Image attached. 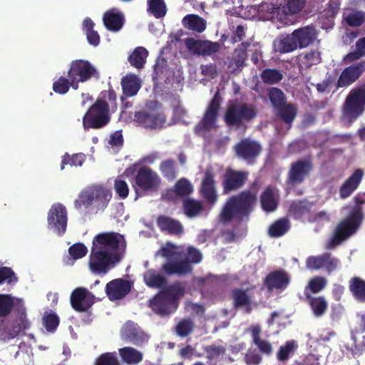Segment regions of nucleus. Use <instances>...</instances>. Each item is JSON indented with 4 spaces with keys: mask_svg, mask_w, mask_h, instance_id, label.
I'll return each mask as SVG.
<instances>
[{
    "mask_svg": "<svg viewBox=\"0 0 365 365\" xmlns=\"http://www.w3.org/2000/svg\"><path fill=\"white\" fill-rule=\"evenodd\" d=\"M123 235L117 232H102L93 237L89 257V268L96 274H106L120 262L118 251Z\"/></svg>",
    "mask_w": 365,
    "mask_h": 365,
    "instance_id": "1",
    "label": "nucleus"
},
{
    "mask_svg": "<svg viewBox=\"0 0 365 365\" xmlns=\"http://www.w3.org/2000/svg\"><path fill=\"white\" fill-rule=\"evenodd\" d=\"M257 202V193L251 190H245L229 197L222 207L220 220L227 224L235 220L237 223L248 221Z\"/></svg>",
    "mask_w": 365,
    "mask_h": 365,
    "instance_id": "2",
    "label": "nucleus"
},
{
    "mask_svg": "<svg viewBox=\"0 0 365 365\" xmlns=\"http://www.w3.org/2000/svg\"><path fill=\"white\" fill-rule=\"evenodd\" d=\"M185 293V284L175 282L165 287L150 301V307L157 314L163 317L175 312L179 300Z\"/></svg>",
    "mask_w": 365,
    "mask_h": 365,
    "instance_id": "3",
    "label": "nucleus"
},
{
    "mask_svg": "<svg viewBox=\"0 0 365 365\" xmlns=\"http://www.w3.org/2000/svg\"><path fill=\"white\" fill-rule=\"evenodd\" d=\"M363 220L355 213H348L336 226L332 236L327 242L326 248L332 250L354 235L360 229Z\"/></svg>",
    "mask_w": 365,
    "mask_h": 365,
    "instance_id": "4",
    "label": "nucleus"
},
{
    "mask_svg": "<svg viewBox=\"0 0 365 365\" xmlns=\"http://www.w3.org/2000/svg\"><path fill=\"white\" fill-rule=\"evenodd\" d=\"M365 111V83L351 89L343 103V118L350 123L355 121Z\"/></svg>",
    "mask_w": 365,
    "mask_h": 365,
    "instance_id": "5",
    "label": "nucleus"
},
{
    "mask_svg": "<svg viewBox=\"0 0 365 365\" xmlns=\"http://www.w3.org/2000/svg\"><path fill=\"white\" fill-rule=\"evenodd\" d=\"M110 120V106L106 100L97 98L83 117L84 129H100Z\"/></svg>",
    "mask_w": 365,
    "mask_h": 365,
    "instance_id": "6",
    "label": "nucleus"
},
{
    "mask_svg": "<svg viewBox=\"0 0 365 365\" xmlns=\"http://www.w3.org/2000/svg\"><path fill=\"white\" fill-rule=\"evenodd\" d=\"M67 77L70 78L73 84L78 88L79 83H83L92 79L98 81L101 73L98 68L89 61L76 59L69 64Z\"/></svg>",
    "mask_w": 365,
    "mask_h": 365,
    "instance_id": "7",
    "label": "nucleus"
},
{
    "mask_svg": "<svg viewBox=\"0 0 365 365\" xmlns=\"http://www.w3.org/2000/svg\"><path fill=\"white\" fill-rule=\"evenodd\" d=\"M161 180L159 175L148 166H142L137 171L133 187L136 198L139 196L156 192L160 187Z\"/></svg>",
    "mask_w": 365,
    "mask_h": 365,
    "instance_id": "8",
    "label": "nucleus"
},
{
    "mask_svg": "<svg viewBox=\"0 0 365 365\" xmlns=\"http://www.w3.org/2000/svg\"><path fill=\"white\" fill-rule=\"evenodd\" d=\"M257 110L253 105L247 103L228 106L224 115V120L227 126L240 127L244 122H250L257 116Z\"/></svg>",
    "mask_w": 365,
    "mask_h": 365,
    "instance_id": "9",
    "label": "nucleus"
},
{
    "mask_svg": "<svg viewBox=\"0 0 365 365\" xmlns=\"http://www.w3.org/2000/svg\"><path fill=\"white\" fill-rule=\"evenodd\" d=\"M30 327V322L25 312H21L16 320L9 321L6 318L0 319V340L9 341L19 336Z\"/></svg>",
    "mask_w": 365,
    "mask_h": 365,
    "instance_id": "10",
    "label": "nucleus"
},
{
    "mask_svg": "<svg viewBox=\"0 0 365 365\" xmlns=\"http://www.w3.org/2000/svg\"><path fill=\"white\" fill-rule=\"evenodd\" d=\"M48 228L58 235H63L67 228L68 213L66 207L56 202L51 205L47 216Z\"/></svg>",
    "mask_w": 365,
    "mask_h": 365,
    "instance_id": "11",
    "label": "nucleus"
},
{
    "mask_svg": "<svg viewBox=\"0 0 365 365\" xmlns=\"http://www.w3.org/2000/svg\"><path fill=\"white\" fill-rule=\"evenodd\" d=\"M221 102L222 98L220 92L217 91L210 102L202 118L195 125V131L197 134H200L202 131H209L215 127Z\"/></svg>",
    "mask_w": 365,
    "mask_h": 365,
    "instance_id": "12",
    "label": "nucleus"
},
{
    "mask_svg": "<svg viewBox=\"0 0 365 365\" xmlns=\"http://www.w3.org/2000/svg\"><path fill=\"white\" fill-rule=\"evenodd\" d=\"M123 341L137 346H141L149 339V336L135 322L128 320L122 326L120 331Z\"/></svg>",
    "mask_w": 365,
    "mask_h": 365,
    "instance_id": "13",
    "label": "nucleus"
},
{
    "mask_svg": "<svg viewBox=\"0 0 365 365\" xmlns=\"http://www.w3.org/2000/svg\"><path fill=\"white\" fill-rule=\"evenodd\" d=\"M249 173L227 168L222 176V185L224 194H229L241 189L247 180Z\"/></svg>",
    "mask_w": 365,
    "mask_h": 365,
    "instance_id": "14",
    "label": "nucleus"
},
{
    "mask_svg": "<svg viewBox=\"0 0 365 365\" xmlns=\"http://www.w3.org/2000/svg\"><path fill=\"white\" fill-rule=\"evenodd\" d=\"M234 150L237 158L250 163H253L259 156L262 148L259 142L245 138L235 145Z\"/></svg>",
    "mask_w": 365,
    "mask_h": 365,
    "instance_id": "15",
    "label": "nucleus"
},
{
    "mask_svg": "<svg viewBox=\"0 0 365 365\" xmlns=\"http://www.w3.org/2000/svg\"><path fill=\"white\" fill-rule=\"evenodd\" d=\"M134 121L145 128L160 129L166 122V116L163 112L155 110L136 111L134 114Z\"/></svg>",
    "mask_w": 365,
    "mask_h": 365,
    "instance_id": "16",
    "label": "nucleus"
},
{
    "mask_svg": "<svg viewBox=\"0 0 365 365\" xmlns=\"http://www.w3.org/2000/svg\"><path fill=\"white\" fill-rule=\"evenodd\" d=\"M312 170L313 163L311 159H299L291 163L287 182L292 185L301 184Z\"/></svg>",
    "mask_w": 365,
    "mask_h": 365,
    "instance_id": "17",
    "label": "nucleus"
},
{
    "mask_svg": "<svg viewBox=\"0 0 365 365\" xmlns=\"http://www.w3.org/2000/svg\"><path fill=\"white\" fill-rule=\"evenodd\" d=\"M185 45L191 53L202 56H211L217 53L220 49L219 42L209 40H196L193 38L185 39Z\"/></svg>",
    "mask_w": 365,
    "mask_h": 365,
    "instance_id": "18",
    "label": "nucleus"
},
{
    "mask_svg": "<svg viewBox=\"0 0 365 365\" xmlns=\"http://www.w3.org/2000/svg\"><path fill=\"white\" fill-rule=\"evenodd\" d=\"M70 302L75 311L85 312L94 304L95 297L86 288L77 287L72 291Z\"/></svg>",
    "mask_w": 365,
    "mask_h": 365,
    "instance_id": "19",
    "label": "nucleus"
},
{
    "mask_svg": "<svg viewBox=\"0 0 365 365\" xmlns=\"http://www.w3.org/2000/svg\"><path fill=\"white\" fill-rule=\"evenodd\" d=\"M365 72V61H361L346 67L341 73L336 88H345L356 82Z\"/></svg>",
    "mask_w": 365,
    "mask_h": 365,
    "instance_id": "20",
    "label": "nucleus"
},
{
    "mask_svg": "<svg viewBox=\"0 0 365 365\" xmlns=\"http://www.w3.org/2000/svg\"><path fill=\"white\" fill-rule=\"evenodd\" d=\"M365 72V61H361L346 67L341 73L336 88H345L356 82Z\"/></svg>",
    "mask_w": 365,
    "mask_h": 365,
    "instance_id": "21",
    "label": "nucleus"
},
{
    "mask_svg": "<svg viewBox=\"0 0 365 365\" xmlns=\"http://www.w3.org/2000/svg\"><path fill=\"white\" fill-rule=\"evenodd\" d=\"M131 282L118 278L108 282L106 286V293L108 299L113 302L123 299L132 289Z\"/></svg>",
    "mask_w": 365,
    "mask_h": 365,
    "instance_id": "22",
    "label": "nucleus"
},
{
    "mask_svg": "<svg viewBox=\"0 0 365 365\" xmlns=\"http://www.w3.org/2000/svg\"><path fill=\"white\" fill-rule=\"evenodd\" d=\"M290 283L289 274L283 269L269 272L264 279V285L269 292L285 289Z\"/></svg>",
    "mask_w": 365,
    "mask_h": 365,
    "instance_id": "23",
    "label": "nucleus"
},
{
    "mask_svg": "<svg viewBox=\"0 0 365 365\" xmlns=\"http://www.w3.org/2000/svg\"><path fill=\"white\" fill-rule=\"evenodd\" d=\"M251 43L248 41L242 42L234 50L233 56L229 61L228 68L231 73H239L246 66L247 58V51Z\"/></svg>",
    "mask_w": 365,
    "mask_h": 365,
    "instance_id": "24",
    "label": "nucleus"
},
{
    "mask_svg": "<svg viewBox=\"0 0 365 365\" xmlns=\"http://www.w3.org/2000/svg\"><path fill=\"white\" fill-rule=\"evenodd\" d=\"M14 308L20 312H25L23 300L9 294H0V318L9 317Z\"/></svg>",
    "mask_w": 365,
    "mask_h": 365,
    "instance_id": "25",
    "label": "nucleus"
},
{
    "mask_svg": "<svg viewBox=\"0 0 365 365\" xmlns=\"http://www.w3.org/2000/svg\"><path fill=\"white\" fill-rule=\"evenodd\" d=\"M200 193L202 197L210 204H215L217 200L215 175L210 170H207L205 173L201 182Z\"/></svg>",
    "mask_w": 365,
    "mask_h": 365,
    "instance_id": "26",
    "label": "nucleus"
},
{
    "mask_svg": "<svg viewBox=\"0 0 365 365\" xmlns=\"http://www.w3.org/2000/svg\"><path fill=\"white\" fill-rule=\"evenodd\" d=\"M156 222L160 231L168 235L180 236L183 233L184 228L181 222L170 217L159 215Z\"/></svg>",
    "mask_w": 365,
    "mask_h": 365,
    "instance_id": "27",
    "label": "nucleus"
},
{
    "mask_svg": "<svg viewBox=\"0 0 365 365\" xmlns=\"http://www.w3.org/2000/svg\"><path fill=\"white\" fill-rule=\"evenodd\" d=\"M364 171L361 169H356L354 172L344 182L339 188V196L342 199H346L358 188L362 178Z\"/></svg>",
    "mask_w": 365,
    "mask_h": 365,
    "instance_id": "28",
    "label": "nucleus"
},
{
    "mask_svg": "<svg viewBox=\"0 0 365 365\" xmlns=\"http://www.w3.org/2000/svg\"><path fill=\"white\" fill-rule=\"evenodd\" d=\"M121 86L123 95L120 96L122 102L128 97H133L137 94L141 87L140 79L135 74H128L121 79Z\"/></svg>",
    "mask_w": 365,
    "mask_h": 365,
    "instance_id": "29",
    "label": "nucleus"
},
{
    "mask_svg": "<svg viewBox=\"0 0 365 365\" xmlns=\"http://www.w3.org/2000/svg\"><path fill=\"white\" fill-rule=\"evenodd\" d=\"M259 202L262 209L266 212H272L277 210L279 205L278 197L272 186H267L262 192Z\"/></svg>",
    "mask_w": 365,
    "mask_h": 365,
    "instance_id": "30",
    "label": "nucleus"
},
{
    "mask_svg": "<svg viewBox=\"0 0 365 365\" xmlns=\"http://www.w3.org/2000/svg\"><path fill=\"white\" fill-rule=\"evenodd\" d=\"M293 36L295 38L298 47L304 48L314 42L317 37V31L313 26H304L294 30Z\"/></svg>",
    "mask_w": 365,
    "mask_h": 365,
    "instance_id": "31",
    "label": "nucleus"
},
{
    "mask_svg": "<svg viewBox=\"0 0 365 365\" xmlns=\"http://www.w3.org/2000/svg\"><path fill=\"white\" fill-rule=\"evenodd\" d=\"M103 24L108 31H118L123 26V15L120 12H116L115 9L107 11L103 14Z\"/></svg>",
    "mask_w": 365,
    "mask_h": 365,
    "instance_id": "32",
    "label": "nucleus"
},
{
    "mask_svg": "<svg viewBox=\"0 0 365 365\" xmlns=\"http://www.w3.org/2000/svg\"><path fill=\"white\" fill-rule=\"evenodd\" d=\"M313 203L307 200H298L292 202L289 214L295 220H302V218L310 214Z\"/></svg>",
    "mask_w": 365,
    "mask_h": 365,
    "instance_id": "33",
    "label": "nucleus"
},
{
    "mask_svg": "<svg viewBox=\"0 0 365 365\" xmlns=\"http://www.w3.org/2000/svg\"><path fill=\"white\" fill-rule=\"evenodd\" d=\"M162 270L168 275L177 274L181 276L190 272L192 266L187 261L185 260L168 262L163 264Z\"/></svg>",
    "mask_w": 365,
    "mask_h": 365,
    "instance_id": "34",
    "label": "nucleus"
},
{
    "mask_svg": "<svg viewBox=\"0 0 365 365\" xmlns=\"http://www.w3.org/2000/svg\"><path fill=\"white\" fill-rule=\"evenodd\" d=\"M321 61V53L316 50L302 53L297 58V63L299 71L302 69L307 70L312 66L319 64Z\"/></svg>",
    "mask_w": 365,
    "mask_h": 365,
    "instance_id": "35",
    "label": "nucleus"
},
{
    "mask_svg": "<svg viewBox=\"0 0 365 365\" xmlns=\"http://www.w3.org/2000/svg\"><path fill=\"white\" fill-rule=\"evenodd\" d=\"M306 299L316 317L323 316L328 309V303L323 296L314 297L304 292Z\"/></svg>",
    "mask_w": 365,
    "mask_h": 365,
    "instance_id": "36",
    "label": "nucleus"
},
{
    "mask_svg": "<svg viewBox=\"0 0 365 365\" xmlns=\"http://www.w3.org/2000/svg\"><path fill=\"white\" fill-rule=\"evenodd\" d=\"M298 112L297 106L294 103H285L282 106L276 109V115L291 128Z\"/></svg>",
    "mask_w": 365,
    "mask_h": 365,
    "instance_id": "37",
    "label": "nucleus"
},
{
    "mask_svg": "<svg viewBox=\"0 0 365 365\" xmlns=\"http://www.w3.org/2000/svg\"><path fill=\"white\" fill-rule=\"evenodd\" d=\"M253 343L257 346L259 351L265 355H270L273 351L272 344L267 340L260 337L261 328L259 325H255L250 329Z\"/></svg>",
    "mask_w": 365,
    "mask_h": 365,
    "instance_id": "38",
    "label": "nucleus"
},
{
    "mask_svg": "<svg viewBox=\"0 0 365 365\" xmlns=\"http://www.w3.org/2000/svg\"><path fill=\"white\" fill-rule=\"evenodd\" d=\"M93 202L98 209H104L107 207L111 199V192L101 185L92 186Z\"/></svg>",
    "mask_w": 365,
    "mask_h": 365,
    "instance_id": "39",
    "label": "nucleus"
},
{
    "mask_svg": "<svg viewBox=\"0 0 365 365\" xmlns=\"http://www.w3.org/2000/svg\"><path fill=\"white\" fill-rule=\"evenodd\" d=\"M122 360L127 364H138L143 361V354L131 346H125L118 350Z\"/></svg>",
    "mask_w": 365,
    "mask_h": 365,
    "instance_id": "40",
    "label": "nucleus"
},
{
    "mask_svg": "<svg viewBox=\"0 0 365 365\" xmlns=\"http://www.w3.org/2000/svg\"><path fill=\"white\" fill-rule=\"evenodd\" d=\"M349 288L357 301L365 302V280L359 277H354L349 282Z\"/></svg>",
    "mask_w": 365,
    "mask_h": 365,
    "instance_id": "41",
    "label": "nucleus"
},
{
    "mask_svg": "<svg viewBox=\"0 0 365 365\" xmlns=\"http://www.w3.org/2000/svg\"><path fill=\"white\" fill-rule=\"evenodd\" d=\"M183 26L190 30L201 33L206 29V21L196 14H188L182 19Z\"/></svg>",
    "mask_w": 365,
    "mask_h": 365,
    "instance_id": "42",
    "label": "nucleus"
},
{
    "mask_svg": "<svg viewBox=\"0 0 365 365\" xmlns=\"http://www.w3.org/2000/svg\"><path fill=\"white\" fill-rule=\"evenodd\" d=\"M289 220L282 217L274 221L269 227L268 234L271 237H279L284 235L290 228Z\"/></svg>",
    "mask_w": 365,
    "mask_h": 365,
    "instance_id": "43",
    "label": "nucleus"
},
{
    "mask_svg": "<svg viewBox=\"0 0 365 365\" xmlns=\"http://www.w3.org/2000/svg\"><path fill=\"white\" fill-rule=\"evenodd\" d=\"M146 285L150 288H162L167 284V279L154 269L147 270L143 275Z\"/></svg>",
    "mask_w": 365,
    "mask_h": 365,
    "instance_id": "44",
    "label": "nucleus"
},
{
    "mask_svg": "<svg viewBox=\"0 0 365 365\" xmlns=\"http://www.w3.org/2000/svg\"><path fill=\"white\" fill-rule=\"evenodd\" d=\"M262 82L267 85L279 83L284 78L283 73L276 68H265L260 73Z\"/></svg>",
    "mask_w": 365,
    "mask_h": 365,
    "instance_id": "45",
    "label": "nucleus"
},
{
    "mask_svg": "<svg viewBox=\"0 0 365 365\" xmlns=\"http://www.w3.org/2000/svg\"><path fill=\"white\" fill-rule=\"evenodd\" d=\"M298 347L294 340H289L281 346L277 353V359L279 361L286 362L293 355Z\"/></svg>",
    "mask_w": 365,
    "mask_h": 365,
    "instance_id": "46",
    "label": "nucleus"
},
{
    "mask_svg": "<svg viewBox=\"0 0 365 365\" xmlns=\"http://www.w3.org/2000/svg\"><path fill=\"white\" fill-rule=\"evenodd\" d=\"M148 51L143 47H137L129 56L128 61L131 66L136 68H142L145 63Z\"/></svg>",
    "mask_w": 365,
    "mask_h": 365,
    "instance_id": "47",
    "label": "nucleus"
},
{
    "mask_svg": "<svg viewBox=\"0 0 365 365\" xmlns=\"http://www.w3.org/2000/svg\"><path fill=\"white\" fill-rule=\"evenodd\" d=\"M86 155L82 153H75L73 155H69L68 153H66L61 157V170H63L66 165L80 167L86 161Z\"/></svg>",
    "mask_w": 365,
    "mask_h": 365,
    "instance_id": "48",
    "label": "nucleus"
},
{
    "mask_svg": "<svg viewBox=\"0 0 365 365\" xmlns=\"http://www.w3.org/2000/svg\"><path fill=\"white\" fill-rule=\"evenodd\" d=\"M72 88L73 90H77V87L73 84V81L70 78L60 76L56 81L53 83V91L58 94L64 95L67 93Z\"/></svg>",
    "mask_w": 365,
    "mask_h": 365,
    "instance_id": "49",
    "label": "nucleus"
},
{
    "mask_svg": "<svg viewBox=\"0 0 365 365\" xmlns=\"http://www.w3.org/2000/svg\"><path fill=\"white\" fill-rule=\"evenodd\" d=\"M298 44L296 42L293 33L280 38L277 45V50L282 53H289L296 50Z\"/></svg>",
    "mask_w": 365,
    "mask_h": 365,
    "instance_id": "50",
    "label": "nucleus"
},
{
    "mask_svg": "<svg viewBox=\"0 0 365 365\" xmlns=\"http://www.w3.org/2000/svg\"><path fill=\"white\" fill-rule=\"evenodd\" d=\"M83 25L88 43L93 46H98L100 43V36L97 31L93 30L95 26L93 21L90 18H86L84 19Z\"/></svg>",
    "mask_w": 365,
    "mask_h": 365,
    "instance_id": "51",
    "label": "nucleus"
},
{
    "mask_svg": "<svg viewBox=\"0 0 365 365\" xmlns=\"http://www.w3.org/2000/svg\"><path fill=\"white\" fill-rule=\"evenodd\" d=\"M305 4L306 0H284L282 11L286 16L297 14L303 9Z\"/></svg>",
    "mask_w": 365,
    "mask_h": 365,
    "instance_id": "52",
    "label": "nucleus"
},
{
    "mask_svg": "<svg viewBox=\"0 0 365 365\" xmlns=\"http://www.w3.org/2000/svg\"><path fill=\"white\" fill-rule=\"evenodd\" d=\"M148 11L156 19L164 17L167 13L166 4L164 0H148Z\"/></svg>",
    "mask_w": 365,
    "mask_h": 365,
    "instance_id": "53",
    "label": "nucleus"
},
{
    "mask_svg": "<svg viewBox=\"0 0 365 365\" xmlns=\"http://www.w3.org/2000/svg\"><path fill=\"white\" fill-rule=\"evenodd\" d=\"M233 304L235 307H247L251 304V299L246 290L234 289L232 292Z\"/></svg>",
    "mask_w": 365,
    "mask_h": 365,
    "instance_id": "54",
    "label": "nucleus"
},
{
    "mask_svg": "<svg viewBox=\"0 0 365 365\" xmlns=\"http://www.w3.org/2000/svg\"><path fill=\"white\" fill-rule=\"evenodd\" d=\"M92 193V186L82 190L78 195V198L75 200V207L77 210H80L83 207H88L93 202Z\"/></svg>",
    "mask_w": 365,
    "mask_h": 365,
    "instance_id": "55",
    "label": "nucleus"
},
{
    "mask_svg": "<svg viewBox=\"0 0 365 365\" xmlns=\"http://www.w3.org/2000/svg\"><path fill=\"white\" fill-rule=\"evenodd\" d=\"M195 323L190 318L181 319L175 327V332L180 337H186L194 330Z\"/></svg>",
    "mask_w": 365,
    "mask_h": 365,
    "instance_id": "56",
    "label": "nucleus"
},
{
    "mask_svg": "<svg viewBox=\"0 0 365 365\" xmlns=\"http://www.w3.org/2000/svg\"><path fill=\"white\" fill-rule=\"evenodd\" d=\"M269 98L275 110L287 103L285 94L278 88L273 87L269 90Z\"/></svg>",
    "mask_w": 365,
    "mask_h": 365,
    "instance_id": "57",
    "label": "nucleus"
},
{
    "mask_svg": "<svg viewBox=\"0 0 365 365\" xmlns=\"http://www.w3.org/2000/svg\"><path fill=\"white\" fill-rule=\"evenodd\" d=\"M42 321L46 331L51 333H53L57 329L60 323L58 316L54 312L45 313Z\"/></svg>",
    "mask_w": 365,
    "mask_h": 365,
    "instance_id": "58",
    "label": "nucleus"
},
{
    "mask_svg": "<svg viewBox=\"0 0 365 365\" xmlns=\"http://www.w3.org/2000/svg\"><path fill=\"white\" fill-rule=\"evenodd\" d=\"M327 284V279L322 276H315L312 278L306 287L305 292H307V289H309L312 293L317 294L322 291Z\"/></svg>",
    "mask_w": 365,
    "mask_h": 365,
    "instance_id": "59",
    "label": "nucleus"
},
{
    "mask_svg": "<svg viewBox=\"0 0 365 365\" xmlns=\"http://www.w3.org/2000/svg\"><path fill=\"white\" fill-rule=\"evenodd\" d=\"M185 213L190 217L197 215L202 210V206L200 202L193 199H187L183 202Z\"/></svg>",
    "mask_w": 365,
    "mask_h": 365,
    "instance_id": "60",
    "label": "nucleus"
},
{
    "mask_svg": "<svg viewBox=\"0 0 365 365\" xmlns=\"http://www.w3.org/2000/svg\"><path fill=\"white\" fill-rule=\"evenodd\" d=\"M160 169L164 178L168 180H173L176 178L175 160L173 159L163 161L160 165Z\"/></svg>",
    "mask_w": 365,
    "mask_h": 365,
    "instance_id": "61",
    "label": "nucleus"
},
{
    "mask_svg": "<svg viewBox=\"0 0 365 365\" xmlns=\"http://www.w3.org/2000/svg\"><path fill=\"white\" fill-rule=\"evenodd\" d=\"M174 192L178 196L185 197L192 192V187L187 180L182 178L175 183Z\"/></svg>",
    "mask_w": 365,
    "mask_h": 365,
    "instance_id": "62",
    "label": "nucleus"
},
{
    "mask_svg": "<svg viewBox=\"0 0 365 365\" xmlns=\"http://www.w3.org/2000/svg\"><path fill=\"white\" fill-rule=\"evenodd\" d=\"M18 282V277L11 267H0V284L6 282L9 284H16Z\"/></svg>",
    "mask_w": 365,
    "mask_h": 365,
    "instance_id": "63",
    "label": "nucleus"
},
{
    "mask_svg": "<svg viewBox=\"0 0 365 365\" xmlns=\"http://www.w3.org/2000/svg\"><path fill=\"white\" fill-rule=\"evenodd\" d=\"M324 259V253L317 256H309L306 259V267L312 270L323 269Z\"/></svg>",
    "mask_w": 365,
    "mask_h": 365,
    "instance_id": "64",
    "label": "nucleus"
}]
</instances>
